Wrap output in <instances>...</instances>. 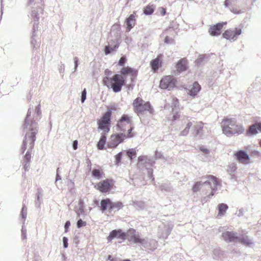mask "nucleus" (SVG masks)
Masks as SVG:
<instances>
[{"label":"nucleus","instance_id":"obj_57","mask_svg":"<svg viewBox=\"0 0 261 261\" xmlns=\"http://www.w3.org/2000/svg\"><path fill=\"white\" fill-rule=\"evenodd\" d=\"M229 9H230V11L231 12H232L233 13H234V14H239V13H241V11L238 10L236 8H229Z\"/></svg>","mask_w":261,"mask_h":261},{"label":"nucleus","instance_id":"obj_42","mask_svg":"<svg viewBox=\"0 0 261 261\" xmlns=\"http://www.w3.org/2000/svg\"><path fill=\"white\" fill-rule=\"evenodd\" d=\"M21 238L22 240L27 239V229L23 225L21 228Z\"/></svg>","mask_w":261,"mask_h":261},{"label":"nucleus","instance_id":"obj_60","mask_svg":"<svg viewBox=\"0 0 261 261\" xmlns=\"http://www.w3.org/2000/svg\"><path fill=\"white\" fill-rule=\"evenodd\" d=\"M29 163L30 162H25L24 161V166H23V168H24V169L25 170V171L29 170Z\"/></svg>","mask_w":261,"mask_h":261},{"label":"nucleus","instance_id":"obj_46","mask_svg":"<svg viewBox=\"0 0 261 261\" xmlns=\"http://www.w3.org/2000/svg\"><path fill=\"white\" fill-rule=\"evenodd\" d=\"M86 225V222L83 221L81 219L77 220L76 223V226L77 228H81L83 226H85Z\"/></svg>","mask_w":261,"mask_h":261},{"label":"nucleus","instance_id":"obj_18","mask_svg":"<svg viewBox=\"0 0 261 261\" xmlns=\"http://www.w3.org/2000/svg\"><path fill=\"white\" fill-rule=\"evenodd\" d=\"M112 187V185L109 179L101 181L98 184V189L102 193L109 192Z\"/></svg>","mask_w":261,"mask_h":261},{"label":"nucleus","instance_id":"obj_9","mask_svg":"<svg viewBox=\"0 0 261 261\" xmlns=\"http://www.w3.org/2000/svg\"><path fill=\"white\" fill-rule=\"evenodd\" d=\"M155 162L152 159L146 155H141L138 157L137 167L141 170L153 166Z\"/></svg>","mask_w":261,"mask_h":261},{"label":"nucleus","instance_id":"obj_17","mask_svg":"<svg viewBox=\"0 0 261 261\" xmlns=\"http://www.w3.org/2000/svg\"><path fill=\"white\" fill-rule=\"evenodd\" d=\"M261 132V122H256L251 125L247 131V135L248 136H254Z\"/></svg>","mask_w":261,"mask_h":261},{"label":"nucleus","instance_id":"obj_28","mask_svg":"<svg viewBox=\"0 0 261 261\" xmlns=\"http://www.w3.org/2000/svg\"><path fill=\"white\" fill-rule=\"evenodd\" d=\"M107 137L105 134L101 135L99 141L97 144L98 149L102 150L104 148V145L106 142Z\"/></svg>","mask_w":261,"mask_h":261},{"label":"nucleus","instance_id":"obj_23","mask_svg":"<svg viewBox=\"0 0 261 261\" xmlns=\"http://www.w3.org/2000/svg\"><path fill=\"white\" fill-rule=\"evenodd\" d=\"M176 70L178 73L184 71L187 69V62L184 59L180 60L176 64Z\"/></svg>","mask_w":261,"mask_h":261},{"label":"nucleus","instance_id":"obj_22","mask_svg":"<svg viewBox=\"0 0 261 261\" xmlns=\"http://www.w3.org/2000/svg\"><path fill=\"white\" fill-rule=\"evenodd\" d=\"M201 86L198 84L197 82H195L191 89L189 91L188 94L192 96L193 97H195L197 93L200 91Z\"/></svg>","mask_w":261,"mask_h":261},{"label":"nucleus","instance_id":"obj_43","mask_svg":"<svg viewBox=\"0 0 261 261\" xmlns=\"http://www.w3.org/2000/svg\"><path fill=\"white\" fill-rule=\"evenodd\" d=\"M237 169V167L234 164H231L229 166V168L227 171L230 173V174H231L232 173L234 172Z\"/></svg>","mask_w":261,"mask_h":261},{"label":"nucleus","instance_id":"obj_7","mask_svg":"<svg viewBox=\"0 0 261 261\" xmlns=\"http://www.w3.org/2000/svg\"><path fill=\"white\" fill-rule=\"evenodd\" d=\"M134 111L137 114L142 113L145 111H148L152 113V109L150 103L144 101L141 98L137 97L134 100L133 103Z\"/></svg>","mask_w":261,"mask_h":261},{"label":"nucleus","instance_id":"obj_49","mask_svg":"<svg viewBox=\"0 0 261 261\" xmlns=\"http://www.w3.org/2000/svg\"><path fill=\"white\" fill-rule=\"evenodd\" d=\"M222 255L221 251L219 249H215L214 251V258H217Z\"/></svg>","mask_w":261,"mask_h":261},{"label":"nucleus","instance_id":"obj_39","mask_svg":"<svg viewBox=\"0 0 261 261\" xmlns=\"http://www.w3.org/2000/svg\"><path fill=\"white\" fill-rule=\"evenodd\" d=\"M123 155V152L122 151L119 152L115 156V165L118 166L120 161L122 159Z\"/></svg>","mask_w":261,"mask_h":261},{"label":"nucleus","instance_id":"obj_27","mask_svg":"<svg viewBox=\"0 0 261 261\" xmlns=\"http://www.w3.org/2000/svg\"><path fill=\"white\" fill-rule=\"evenodd\" d=\"M203 127V123L202 122H197L194 125L193 130L195 136H197L200 135L201 131Z\"/></svg>","mask_w":261,"mask_h":261},{"label":"nucleus","instance_id":"obj_63","mask_svg":"<svg viewBox=\"0 0 261 261\" xmlns=\"http://www.w3.org/2000/svg\"><path fill=\"white\" fill-rule=\"evenodd\" d=\"M237 215L239 217H241V216H243L244 215V211L243 209H240L239 211H238V212L237 213Z\"/></svg>","mask_w":261,"mask_h":261},{"label":"nucleus","instance_id":"obj_61","mask_svg":"<svg viewBox=\"0 0 261 261\" xmlns=\"http://www.w3.org/2000/svg\"><path fill=\"white\" fill-rule=\"evenodd\" d=\"M72 147L73 149L75 150L77 148V141L74 140L72 143Z\"/></svg>","mask_w":261,"mask_h":261},{"label":"nucleus","instance_id":"obj_21","mask_svg":"<svg viewBox=\"0 0 261 261\" xmlns=\"http://www.w3.org/2000/svg\"><path fill=\"white\" fill-rule=\"evenodd\" d=\"M162 56V55H158L155 59L151 60L150 62L151 69L154 72H156L159 69V67L161 65L162 61L161 60V58Z\"/></svg>","mask_w":261,"mask_h":261},{"label":"nucleus","instance_id":"obj_12","mask_svg":"<svg viewBox=\"0 0 261 261\" xmlns=\"http://www.w3.org/2000/svg\"><path fill=\"white\" fill-rule=\"evenodd\" d=\"M242 33L241 29L235 28L234 30H226L223 34V36L226 39H229L231 41H234L237 40L238 36Z\"/></svg>","mask_w":261,"mask_h":261},{"label":"nucleus","instance_id":"obj_24","mask_svg":"<svg viewBox=\"0 0 261 261\" xmlns=\"http://www.w3.org/2000/svg\"><path fill=\"white\" fill-rule=\"evenodd\" d=\"M110 202L111 200L109 198L101 200L100 202V210L102 212L106 210L110 211Z\"/></svg>","mask_w":261,"mask_h":261},{"label":"nucleus","instance_id":"obj_47","mask_svg":"<svg viewBox=\"0 0 261 261\" xmlns=\"http://www.w3.org/2000/svg\"><path fill=\"white\" fill-rule=\"evenodd\" d=\"M135 14H132L126 19L128 21H130V23H134L135 24Z\"/></svg>","mask_w":261,"mask_h":261},{"label":"nucleus","instance_id":"obj_58","mask_svg":"<svg viewBox=\"0 0 261 261\" xmlns=\"http://www.w3.org/2000/svg\"><path fill=\"white\" fill-rule=\"evenodd\" d=\"M41 113V112L40 110V106L39 105L36 108V114L37 116H40Z\"/></svg>","mask_w":261,"mask_h":261},{"label":"nucleus","instance_id":"obj_14","mask_svg":"<svg viewBox=\"0 0 261 261\" xmlns=\"http://www.w3.org/2000/svg\"><path fill=\"white\" fill-rule=\"evenodd\" d=\"M145 248L151 251H154L157 248V242L153 239H141L139 243Z\"/></svg>","mask_w":261,"mask_h":261},{"label":"nucleus","instance_id":"obj_48","mask_svg":"<svg viewBox=\"0 0 261 261\" xmlns=\"http://www.w3.org/2000/svg\"><path fill=\"white\" fill-rule=\"evenodd\" d=\"M161 190L165 191H170L171 188L167 184H163L161 186Z\"/></svg>","mask_w":261,"mask_h":261},{"label":"nucleus","instance_id":"obj_35","mask_svg":"<svg viewBox=\"0 0 261 261\" xmlns=\"http://www.w3.org/2000/svg\"><path fill=\"white\" fill-rule=\"evenodd\" d=\"M134 206L137 209H144L145 207V203L142 201H136L134 202Z\"/></svg>","mask_w":261,"mask_h":261},{"label":"nucleus","instance_id":"obj_44","mask_svg":"<svg viewBox=\"0 0 261 261\" xmlns=\"http://www.w3.org/2000/svg\"><path fill=\"white\" fill-rule=\"evenodd\" d=\"M86 94H87V91L85 88L84 89V90L82 91L81 93V102L84 103L86 99Z\"/></svg>","mask_w":261,"mask_h":261},{"label":"nucleus","instance_id":"obj_15","mask_svg":"<svg viewBox=\"0 0 261 261\" xmlns=\"http://www.w3.org/2000/svg\"><path fill=\"white\" fill-rule=\"evenodd\" d=\"M173 227L172 223H168L167 225L164 224L159 227V236L160 238L166 239L170 233V232Z\"/></svg>","mask_w":261,"mask_h":261},{"label":"nucleus","instance_id":"obj_1","mask_svg":"<svg viewBox=\"0 0 261 261\" xmlns=\"http://www.w3.org/2000/svg\"><path fill=\"white\" fill-rule=\"evenodd\" d=\"M31 110L29 109L27 116L23 124V129L26 134L23 141L21 152L24 153L28 148V151L24 155V161L30 162L31 158V151L34 148V142L36 140V135L38 132V124L36 122L31 118Z\"/></svg>","mask_w":261,"mask_h":261},{"label":"nucleus","instance_id":"obj_10","mask_svg":"<svg viewBox=\"0 0 261 261\" xmlns=\"http://www.w3.org/2000/svg\"><path fill=\"white\" fill-rule=\"evenodd\" d=\"M126 136L124 133L112 135L110 138V141L108 145L111 148L116 147L120 143L122 142Z\"/></svg>","mask_w":261,"mask_h":261},{"label":"nucleus","instance_id":"obj_54","mask_svg":"<svg viewBox=\"0 0 261 261\" xmlns=\"http://www.w3.org/2000/svg\"><path fill=\"white\" fill-rule=\"evenodd\" d=\"M68 239L67 237H64L63 238V247L64 248H66L68 247Z\"/></svg>","mask_w":261,"mask_h":261},{"label":"nucleus","instance_id":"obj_20","mask_svg":"<svg viewBox=\"0 0 261 261\" xmlns=\"http://www.w3.org/2000/svg\"><path fill=\"white\" fill-rule=\"evenodd\" d=\"M226 22L218 23L216 25L211 26L208 30V32L211 36H218L221 34V30L223 25L226 24Z\"/></svg>","mask_w":261,"mask_h":261},{"label":"nucleus","instance_id":"obj_53","mask_svg":"<svg viewBox=\"0 0 261 261\" xmlns=\"http://www.w3.org/2000/svg\"><path fill=\"white\" fill-rule=\"evenodd\" d=\"M165 42L168 44H172L174 42V40L169 36H166L165 38Z\"/></svg>","mask_w":261,"mask_h":261},{"label":"nucleus","instance_id":"obj_3","mask_svg":"<svg viewBox=\"0 0 261 261\" xmlns=\"http://www.w3.org/2000/svg\"><path fill=\"white\" fill-rule=\"evenodd\" d=\"M115 238L122 240L127 239L129 242H133L136 244L139 243L142 239L140 237L139 233L133 228L128 229L126 232H122L121 229L113 230L110 232L107 239L108 241H110Z\"/></svg>","mask_w":261,"mask_h":261},{"label":"nucleus","instance_id":"obj_52","mask_svg":"<svg viewBox=\"0 0 261 261\" xmlns=\"http://www.w3.org/2000/svg\"><path fill=\"white\" fill-rule=\"evenodd\" d=\"M74 64V72L76 71L77 68L79 65V59L77 57H75L73 58Z\"/></svg>","mask_w":261,"mask_h":261},{"label":"nucleus","instance_id":"obj_6","mask_svg":"<svg viewBox=\"0 0 261 261\" xmlns=\"http://www.w3.org/2000/svg\"><path fill=\"white\" fill-rule=\"evenodd\" d=\"M223 239L228 242H240L247 246L253 244L252 240L247 236L239 237L237 232L226 231L222 233Z\"/></svg>","mask_w":261,"mask_h":261},{"label":"nucleus","instance_id":"obj_30","mask_svg":"<svg viewBox=\"0 0 261 261\" xmlns=\"http://www.w3.org/2000/svg\"><path fill=\"white\" fill-rule=\"evenodd\" d=\"M110 211L113 210H118L122 206V203L121 202H113L111 200L110 202Z\"/></svg>","mask_w":261,"mask_h":261},{"label":"nucleus","instance_id":"obj_26","mask_svg":"<svg viewBox=\"0 0 261 261\" xmlns=\"http://www.w3.org/2000/svg\"><path fill=\"white\" fill-rule=\"evenodd\" d=\"M218 217H221L224 215L225 212L228 208V206L226 204L220 203L218 205Z\"/></svg>","mask_w":261,"mask_h":261},{"label":"nucleus","instance_id":"obj_45","mask_svg":"<svg viewBox=\"0 0 261 261\" xmlns=\"http://www.w3.org/2000/svg\"><path fill=\"white\" fill-rule=\"evenodd\" d=\"M125 23H126V31L127 32L130 31V30L135 25L134 23H130V21H128L126 19L125 20Z\"/></svg>","mask_w":261,"mask_h":261},{"label":"nucleus","instance_id":"obj_64","mask_svg":"<svg viewBox=\"0 0 261 261\" xmlns=\"http://www.w3.org/2000/svg\"><path fill=\"white\" fill-rule=\"evenodd\" d=\"M133 130V128L132 127H130V128H129L128 131H127V137L128 138H130V137H133V135H131V133H132V131Z\"/></svg>","mask_w":261,"mask_h":261},{"label":"nucleus","instance_id":"obj_31","mask_svg":"<svg viewBox=\"0 0 261 261\" xmlns=\"http://www.w3.org/2000/svg\"><path fill=\"white\" fill-rule=\"evenodd\" d=\"M193 123L192 122H189L186 125V127L184 128V130H182L181 132H180L179 135L181 136H187L189 132V129L190 127L192 126Z\"/></svg>","mask_w":261,"mask_h":261},{"label":"nucleus","instance_id":"obj_34","mask_svg":"<svg viewBox=\"0 0 261 261\" xmlns=\"http://www.w3.org/2000/svg\"><path fill=\"white\" fill-rule=\"evenodd\" d=\"M154 11V8L153 5H148L143 10V12L145 15H151Z\"/></svg>","mask_w":261,"mask_h":261},{"label":"nucleus","instance_id":"obj_41","mask_svg":"<svg viewBox=\"0 0 261 261\" xmlns=\"http://www.w3.org/2000/svg\"><path fill=\"white\" fill-rule=\"evenodd\" d=\"M147 170V175L150 179H151L152 181H154V178L153 175V169L149 167L146 169Z\"/></svg>","mask_w":261,"mask_h":261},{"label":"nucleus","instance_id":"obj_56","mask_svg":"<svg viewBox=\"0 0 261 261\" xmlns=\"http://www.w3.org/2000/svg\"><path fill=\"white\" fill-rule=\"evenodd\" d=\"M70 225V222L69 221H67L65 222V225H64V228H65V231L67 232L68 231V228Z\"/></svg>","mask_w":261,"mask_h":261},{"label":"nucleus","instance_id":"obj_51","mask_svg":"<svg viewBox=\"0 0 261 261\" xmlns=\"http://www.w3.org/2000/svg\"><path fill=\"white\" fill-rule=\"evenodd\" d=\"M155 157L156 159H164L162 152L157 150L155 152Z\"/></svg>","mask_w":261,"mask_h":261},{"label":"nucleus","instance_id":"obj_16","mask_svg":"<svg viewBox=\"0 0 261 261\" xmlns=\"http://www.w3.org/2000/svg\"><path fill=\"white\" fill-rule=\"evenodd\" d=\"M124 122H126L128 124H130L132 123V120L130 117H129L127 115L123 114L117 122L116 125L117 130L121 132L125 131V128L123 127Z\"/></svg>","mask_w":261,"mask_h":261},{"label":"nucleus","instance_id":"obj_38","mask_svg":"<svg viewBox=\"0 0 261 261\" xmlns=\"http://www.w3.org/2000/svg\"><path fill=\"white\" fill-rule=\"evenodd\" d=\"M238 0H225L224 2L225 7H230L235 5Z\"/></svg>","mask_w":261,"mask_h":261},{"label":"nucleus","instance_id":"obj_32","mask_svg":"<svg viewBox=\"0 0 261 261\" xmlns=\"http://www.w3.org/2000/svg\"><path fill=\"white\" fill-rule=\"evenodd\" d=\"M207 59V57L205 55H199V57L197 58V59L196 60V64L198 66H200L202 64H204L205 62Z\"/></svg>","mask_w":261,"mask_h":261},{"label":"nucleus","instance_id":"obj_5","mask_svg":"<svg viewBox=\"0 0 261 261\" xmlns=\"http://www.w3.org/2000/svg\"><path fill=\"white\" fill-rule=\"evenodd\" d=\"M104 84L112 89L115 93L120 92L122 87L125 84V80L120 74H115L112 77L105 76L103 79Z\"/></svg>","mask_w":261,"mask_h":261},{"label":"nucleus","instance_id":"obj_11","mask_svg":"<svg viewBox=\"0 0 261 261\" xmlns=\"http://www.w3.org/2000/svg\"><path fill=\"white\" fill-rule=\"evenodd\" d=\"M175 81L173 77L166 76L161 80L160 87L162 89L170 90L175 86Z\"/></svg>","mask_w":261,"mask_h":261},{"label":"nucleus","instance_id":"obj_50","mask_svg":"<svg viewBox=\"0 0 261 261\" xmlns=\"http://www.w3.org/2000/svg\"><path fill=\"white\" fill-rule=\"evenodd\" d=\"M178 105V101L176 98H173V103L172 105V110L174 111L176 108V106Z\"/></svg>","mask_w":261,"mask_h":261},{"label":"nucleus","instance_id":"obj_25","mask_svg":"<svg viewBox=\"0 0 261 261\" xmlns=\"http://www.w3.org/2000/svg\"><path fill=\"white\" fill-rule=\"evenodd\" d=\"M75 211L76 215L79 216L84 214V203L82 199L79 200L78 206L75 207Z\"/></svg>","mask_w":261,"mask_h":261},{"label":"nucleus","instance_id":"obj_55","mask_svg":"<svg viewBox=\"0 0 261 261\" xmlns=\"http://www.w3.org/2000/svg\"><path fill=\"white\" fill-rule=\"evenodd\" d=\"M126 59L125 57H122L119 61V65L120 66H123L125 63Z\"/></svg>","mask_w":261,"mask_h":261},{"label":"nucleus","instance_id":"obj_36","mask_svg":"<svg viewBox=\"0 0 261 261\" xmlns=\"http://www.w3.org/2000/svg\"><path fill=\"white\" fill-rule=\"evenodd\" d=\"M126 153L130 161L132 160L133 157H135L136 155V151L134 148L129 149L126 151Z\"/></svg>","mask_w":261,"mask_h":261},{"label":"nucleus","instance_id":"obj_33","mask_svg":"<svg viewBox=\"0 0 261 261\" xmlns=\"http://www.w3.org/2000/svg\"><path fill=\"white\" fill-rule=\"evenodd\" d=\"M121 73L123 75H126L128 73H132L133 75H136V71H134L133 69L130 67L123 68L121 71Z\"/></svg>","mask_w":261,"mask_h":261},{"label":"nucleus","instance_id":"obj_4","mask_svg":"<svg viewBox=\"0 0 261 261\" xmlns=\"http://www.w3.org/2000/svg\"><path fill=\"white\" fill-rule=\"evenodd\" d=\"M222 123H223V133L228 137L244 132L243 126L237 123L236 118L227 117L223 119Z\"/></svg>","mask_w":261,"mask_h":261},{"label":"nucleus","instance_id":"obj_40","mask_svg":"<svg viewBox=\"0 0 261 261\" xmlns=\"http://www.w3.org/2000/svg\"><path fill=\"white\" fill-rule=\"evenodd\" d=\"M92 176L97 179H100L101 177V172L99 169H93L92 171Z\"/></svg>","mask_w":261,"mask_h":261},{"label":"nucleus","instance_id":"obj_29","mask_svg":"<svg viewBox=\"0 0 261 261\" xmlns=\"http://www.w3.org/2000/svg\"><path fill=\"white\" fill-rule=\"evenodd\" d=\"M119 46L118 44L114 45L113 46L109 45L106 46L105 48V53L106 55H109L113 51H114Z\"/></svg>","mask_w":261,"mask_h":261},{"label":"nucleus","instance_id":"obj_13","mask_svg":"<svg viewBox=\"0 0 261 261\" xmlns=\"http://www.w3.org/2000/svg\"><path fill=\"white\" fill-rule=\"evenodd\" d=\"M43 9L42 7H39L38 8H35L32 11L31 17L34 20V22L33 24V37L35 36V31L38 30V20L39 19V15L40 13H42Z\"/></svg>","mask_w":261,"mask_h":261},{"label":"nucleus","instance_id":"obj_2","mask_svg":"<svg viewBox=\"0 0 261 261\" xmlns=\"http://www.w3.org/2000/svg\"><path fill=\"white\" fill-rule=\"evenodd\" d=\"M206 180L195 182L192 188L194 192H197L201 190L204 195H207L201 199L202 202H206L213 196L215 194L217 190V187L221 186L220 182L218 179L213 175H208L204 178Z\"/></svg>","mask_w":261,"mask_h":261},{"label":"nucleus","instance_id":"obj_37","mask_svg":"<svg viewBox=\"0 0 261 261\" xmlns=\"http://www.w3.org/2000/svg\"><path fill=\"white\" fill-rule=\"evenodd\" d=\"M27 208L26 206L24 204H23V206L21 209V214H20L22 219H23V224H24V222L27 218Z\"/></svg>","mask_w":261,"mask_h":261},{"label":"nucleus","instance_id":"obj_19","mask_svg":"<svg viewBox=\"0 0 261 261\" xmlns=\"http://www.w3.org/2000/svg\"><path fill=\"white\" fill-rule=\"evenodd\" d=\"M236 159L241 163L247 164L250 159L249 155L244 150H240L235 153Z\"/></svg>","mask_w":261,"mask_h":261},{"label":"nucleus","instance_id":"obj_59","mask_svg":"<svg viewBox=\"0 0 261 261\" xmlns=\"http://www.w3.org/2000/svg\"><path fill=\"white\" fill-rule=\"evenodd\" d=\"M40 193L38 192L37 195V201L36 202V204L38 205V207H40Z\"/></svg>","mask_w":261,"mask_h":261},{"label":"nucleus","instance_id":"obj_62","mask_svg":"<svg viewBox=\"0 0 261 261\" xmlns=\"http://www.w3.org/2000/svg\"><path fill=\"white\" fill-rule=\"evenodd\" d=\"M64 67H65L64 64L62 63L61 64L59 69L60 72L63 73L64 72Z\"/></svg>","mask_w":261,"mask_h":261},{"label":"nucleus","instance_id":"obj_8","mask_svg":"<svg viewBox=\"0 0 261 261\" xmlns=\"http://www.w3.org/2000/svg\"><path fill=\"white\" fill-rule=\"evenodd\" d=\"M111 115V110H109L106 112L101 118L98 121V129L103 130L106 133L109 132Z\"/></svg>","mask_w":261,"mask_h":261}]
</instances>
